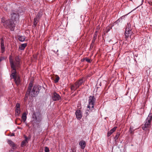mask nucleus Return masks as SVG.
Masks as SVG:
<instances>
[{
  "label": "nucleus",
  "mask_w": 152,
  "mask_h": 152,
  "mask_svg": "<svg viewBox=\"0 0 152 152\" xmlns=\"http://www.w3.org/2000/svg\"><path fill=\"white\" fill-rule=\"evenodd\" d=\"M20 58L19 56H16L15 61H13L12 57L10 56V62L11 66V67L12 69V71L11 77L13 78L17 85H19L20 83V77L16 74V67L19 66L20 64Z\"/></svg>",
  "instance_id": "nucleus-1"
},
{
  "label": "nucleus",
  "mask_w": 152,
  "mask_h": 152,
  "mask_svg": "<svg viewBox=\"0 0 152 152\" xmlns=\"http://www.w3.org/2000/svg\"><path fill=\"white\" fill-rule=\"evenodd\" d=\"M19 15L16 12H13L11 14V18L10 22V29L12 31H14L15 26V21H17L19 20Z\"/></svg>",
  "instance_id": "nucleus-2"
},
{
  "label": "nucleus",
  "mask_w": 152,
  "mask_h": 152,
  "mask_svg": "<svg viewBox=\"0 0 152 152\" xmlns=\"http://www.w3.org/2000/svg\"><path fill=\"white\" fill-rule=\"evenodd\" d=\"M85 80L83 78L75 82L73 85L71 86V89L72 90L75 91L85 81Z\"/></svg>",
  "instance_id": "nucleus-3"
},
{
  "label": "nucleus",
  "mask_w": 152,
  "mask_h": 152,
  "mask_svg": "<svg viewBox=\"0 0 152 152\" xmlns=\"http://www.w3.org/2000/svg\"><path fill=\"white\" fill-rule=\"evenodd\" d=\"M152 114L150 113L145 121L144 126L142 127V129L143 130H145L146 128H149L150 126V123L152 120Z\"/></svg>",
  "instance_id": "nucleus-4"
},
{
  "label": "nucleus",
  "mask_w": 152,
  "mask_h": 152,
  "mask_svg": "<svg viewBox=\"0 0 152 152\" xmlns=\"http://www.w3.org/2000/svg\"><path fill=\"white\" fill-rule=\"evenodd\" d=\"M39 88L37 86H34L31 91H30V94L31 96L34 97L38 95L39 92Z\"/></svg>",
  "instance_id": "nucleus-5"
},
{
  "label": "nucleus",
  "mask_w": 152,
  "mask_h": 152,
  "mask_svg": "<svg viewBox=\"0 0 152 152\" xmlns=\"http://www.w3.org/2000/svg\"><path fill=\"white\" fill-rule=\"evenodd\" d=\"M95 102V99L94 96H90L89 99L88 100L89 105L87 106V108L90 109L93 108L94 107V105Z\"/></svg>",
  "instance_id": "nucleus-6"
},
{
  "label": "nucleus",
  "mask_w": 152,
  "mask_h": 152,
  "mask_svg": "<svg viewBox=\"0 0 152 152\" xmlns=\"http://www.w3.org/2000/svg\"><path fill=\"white\" fill-rule=\"evenodd\" d=\"M131 25L129 24H128V26H127L126 29V31L125 32V36L126 38L130 36L131 38V36L132 34V32L131 29L130 28Z\"/></svg>",
  "instance_id": "nucleus-7"
},
{
  "label": "nucleus",
  "mask_w": 152,
  "mask_h": 152,
  "mask_svg": "<svg viewBox=\"0 0 152 152\" xmlns=\"http://www.w3.org/2000/svg\"><path fill=\"white\" fill-rule=\"evenodd\" d=\"M2 23H3V25L6 28L9 27L10 28V20H5V18L4 17L2 18L1 19Z\"/></svg>",
  "instance_id": "nucleus-8"
},
{
  "label": "nucleus",
  "mask_w": 152,
  "mask_h": 152,
  "mask_svg": "<svg viewBox=\"0 0 152 152\" xmlns=\"http://www.w3.org/2000/svg\"><path fill=\"white\" fill-rule=\"evenodd\" d=\"M52 99L54 101H58L61 99L59 95L56 93H54L52 96Z\"/></svg>",
  "instance_id": "nucleus-9"
},
{
  "label": "nucleus",
  "mask_w": 152,
  "mask_h": 152,
  "mask_svg": "<svg viewBox=\"0 0 152 152\" xmlns=\"http://www.w3.org/2000/svg\"><path fill=\"white\" fill-rule=\"evenodd\" d=\"M76 117L77 119L78 120L80 119L82 116V115L81 111L79 110H77L75 113Z\"/></svg>",
  "instance_id": "nucleus-10"
},
{
  "label": "nucleus",
  "mask_w": 152,
  "mask_h": 152,
  "mask_svg": "<svg viewBox=\"0 0 152 152\" xmlns=\"http://www.w3.org/2000/svg\"><path fill=\"white\" fill-rule=\"evenodd\" d=\"M7 142L12 147L13 149H16V145L12 141L10 140H8Z\"/></svg>",
  "instance_id": "nucleus-11"
},
{
  "label": "nucleus",
  "mask_w": 152,
  "mask_h": 152,
  "mask_svg": "<svg viewBox=\"0 0 152 152\" xmlns=\"http://www.w3.org/2000/svg\"><path fill=\"white\" fill-rule=\"evenodd\" d=\"M79 145L81 147V148L82 149H83L86 146V143L85 141L82 140L80 141L79 143Z\"/></svg>",
  "instance_id": "nucleus-12"
},
{
  "label": "nucleus",
  "mask_w": 152,
  "mask_h": 152,
  "mask_svg": "<svg viewBox=\"0 0 152 152\" xmlns=\"http://www.w3.org/2000/svg\"><path fill=\"white\" fill-rule=\"evenodd\" d=\"M27 45V44L26 43L22 44L21 45L19 46V49L20 50H24Z\"/></svg>",
  "instance_id": "nucleus-13"
},
{
  "label": "nucleus",
  "mask_w": 152,
  "mask_h": 152,
  "mask_svg": "<svg viewBox=\"0 0 152 152\" xmlns=\"http://www.w3.org/2000/svg\"><path fill=\"white\" fill-rule=\"evenodd\" d=\"M117 127H115L112 129L110 131L108 132L107 136L109 137L116 129Z\"/></svg>",
  "instance_id": "nucleus-14"
},
{
  "label": "nucleus",
  "mask_w": 152,
  "mask_h": 152,
  "mask_svg": "<svg viewBox=\"0 0 152 152\" xmlns=\"http://www.w3.org/2000/svg\"><path fill=\"white\" fill-rule=\"evenodd\" d=\"M27 115V113L26 112H24L23 113V114L22 116L21 119L22 120L25 122L26 121L27 118L26 115Z\"/></svg>",
  "instance_id": "nucleus-15"
},
{
  "label": "nucleus",
  "mask_w": 152,
  "mask_h": 152,
  "mask_svg": "<svg viewBox=\"0 0 152 152\" xmlns=\"http://www.w3.org/2000/svg\"><path fill=\"white\" fill-rule=\"evenodd\" d=\"M1 51L2 53L4 52L5 50V47L4 45V40L3 39H1Z\"/></svg>",
  "instance_id": "nucleus-16"
},
{
  "label": "nucleus",
  "mask_w": 152,
  "mask_h": 152,
  "mask_svg": "<svg viewBox=\"0 0 152 152\" xmlns=\"http://www.w3.org/2000/svg\"><path fill=\"white\" fill-rule=\"evenodd\" d=\"M32 86V83H30L29 84V87L28 88L27 91L26 93V96L30 94V91H31V89Z\"/></svg>",
  "instance_id": "nucleus-17"
},
{
  "label": "nucleus",
  "mask_w": 152,
  "mask_h": 152,
  "mask_svg": "<svg viewBox=\"0 0 152 152\" xmlns=\"http://www.w3.org/2000/svg\"><path fill=\"white\" fill-rule=\"evenodd\" d=\"M18 39L20 41L22 42L25 41V37L23 36H18Z\"/></svg>",
  "instance_id": "nucleus-18"
},
{
  "label": "nucleus",
  "mask_w": 152,
  "mask_h": 152,
  "mask_svg": "<svg viewBox=\"0 0 152 152\" xmlns=\"http://www.w3.org/2000/svg\"><path fill=\"white\" fill-rule=\"evenodd\" d=\"M20 113V108L16 109L15 114L16 116H18Z\"/></svg>",
  "instance_id": "nucleus-19"
},
{
  "label": "nucleus",
  "mask_w": 152,
  "mask_h": 152,
  "mask_svg": "<svg viewBox=\"0 0 152 152\" xmlns=\"http://www.w3.org/2000/svg\"><path fill=\"white\" fill-rule=\"evenodd\" d=\"M120 135V133L119 132L117 133L116 135L114 137V140L116 141L118 139Z\"/></svg>",
  "instance_id": "nucleus-20"
},
{
  "label": "nucleus",
  "mask_w": 152,
  "mask_h": 152,
  "mask_svg": "<svg viewBox=\"0 0 152 152\" xmlns=\"http://www.w3.org/2000/svg\"><path fill=\"white\" fill-rule=\"evenodd\" d=\"M59 80V77L57 75L56 76V79L55 80V82L56 83H57Z\"/></svg>",
  "instance_id": "nucleus-21"
},
{
  "label": "nucleus",
  "mask_w": 152,
  "mask_h": 152,
  "mask_svg": "<svg viewBox=\"0 0 152 152\" xmlns=\"http://www.w3.org/2000/svg\"><path fill=\"white\" fill-rule=\"evenodd\" d=\"M28 142H26V140H23L21 143V146L22 147L23 146L25 145Z\"/></svg>",
  "instance_id": "nucleus-22"
},
{
  "label": "nucleus",
  "mask_w": 152,
  "mask_h": 152,
  "mask_svg": "<svg viewBox=\"0 0 152 152\" xmlns=\"http://www.w3.org/2000/svg\"><path fill=\"white\" fill-rule=\"evenodd\" d=\"M84 60H85L88 63H91V60L90 59L86 58H85Z\"/></svg>",
  "instance_id": "nucleus-23"
},
{
  "label": "nucleus",
  "mask_w": 152,
  "mask_h": 152,
  "mask_svg": "<svg viewBox=\"0 0 152 152\" xmlns=\"http://www.w3.org/2000/svg\"><path fill=\"white\" fill-rule=\"evenodd\" d=\"M45 152H49L50 151L48 148L47 147H45Z\"/></svg>",
  "instance_id": "nucleus-24"
},
{
  "label": "nucleus",
  "mask_w": 152,
  "mask_h": 152,
  "mask_svg": "<svg viewBox=\"0 0 152 152\" xmlns=\"http://www.w3.org/2000/svg\"><path fill=\"white\" fill-rule=\"evenodd\" d=\"M20 108V104H19L17 103L16 104V109Z\"/></svg>",
  "instance_id": "nucleus-25"
},
{
  "label": "nucleus",
  "mask_w": 152,
  "mask_h": 152,
  "mask_svg": "<svg viewBox=\"0 0 152 152\" xmlns=\"http://www.w3.org/2000/svg\"><path fill=\"white\" fill-rule=\"evenodd\" d=\"M37 16H37V18H35L34 19V24L35 25H36L37 23V22H36V21L37 20Z\"/></svg>",
  "instance_id": "nucleus-26"
},
{
  "label": "nucleus",
  "mask_w": 152,
  "mask_h": 152,
  "mask_svg": "<svg viewBox=\"0 0 152 152\" xmlns=\"http://www.w3.org/2000/svg\"><path fill=\"white\" fill-rule=\"evenodd\" d=\"M90 109H89L87 110L86 111V115H88V112L89 111V110H90Z\"/></svg>",
  "instance_id": "nucleus-27"
},
{
  "label": "nucleus",
  "mask_w": 152,
  "mask_h": 152,
  "mask_svg": "<svg viewBox=\"0 0 152 152\" xmlns=\"http://www.w3.org/2000/svg\"><path fill=\"white\" fill-rule=\"evenodd\" d=\"M25 140H26V142H27V140L28 139V138L26 137H25Z\"/></svg>",
  "instance_id": "nucleus-28"
},
{
  "label": "nucleus",
  "mask_w": 152,
  "mask_h": 152,
  "mask_svg": "<svg viewBox=\"0 0 152 152\" xmlns=\"http://www.w3.org/2000/svg\"><path fill=\"white\" fill-rule=\"evenodd\" d=\"M4 58L3 57H0V62L2 61Z\"/></svg>",
  "instance_id": "nucleus-29"
},
{
  "label": "nucleus",
  "mask_w": 152,
  "mask_h": 152,
  "mask_svg": "<svg viewBox=\"0 0 152 152\" xmlns=\"http://www.w3.org/2000/svg\"><path fill=\"white\" fill-rule=\"evenodd\" d=\"M97 36V33H94V37H96Z\"/></svg>",
  "instance_id": "nucleus-30"
},
{
  "label": "nucleus",
  "mask_w": 152,
  "mask_h": 152,
  "mask_svg": "<svg viewBox=\"0 0 152 152\" xmlns=\"http://www.w3.org/2000/svg\"><path fill=\"white\" fill-rule=\"evenodd\" d=\"M111 29L110 28H108V31H106L107 32H108V31H109V30H110V29Z\"/></svg>",
  "instance_id": "nucleus-31"
},
{
  "label": "nucleus",
  "mask_w": 152,
  "mask_h": 152,
  "mask_svg": "<svg viewBox=\"0 0 152 152\" xmlns=\"http://www.w3.org/2000/svg\"><path fill=\"white\" fill-rule=\"evenodd\" d=\"M98 30L96 31L95 33H97L98 32Z\"/></svg>",
  "instance_id": "nucleus-32"
},
{
  "label": "nucleus",
  "mask_w": 152,
  "mask_h": 152,
  "mask_svg": "<svg viewBox=\"0 0 152 152\" xmlns=\"http://www.w3.org/2000/svg\"><path fill=\"white\" fill-rule=\"evenodd\" d=\"M24 100H25V101H26V98Z\"/></svg>",
  "instance_id": "nucleus-33"
},
{
  "label": "nucleus",
  "mask_w": 152,
  "mask_h": 152,
  "mask_svg": "<svg viewBox=\"0 0 152 152\" xmlns=\"http://www.w3.org/2000/svg\"><path fill=\"white\" fill-rule=\"evenodd\" d=\"M35 118H36V120L37 121V117H36Z\"/></svg>",
  "instance_id": "nucleus-34"
},
{
  "label": "nucleus",
  "mask_w": 152,
  "mask_h": 152,
  "mask_svg": "<svg viewBox=\"0 0 152 152\" xmlns=\"http://www.w3.org/2000/svg\"><path fill=\"white\" fill-rule=\"evenodd\" d=\"M72 152H75L74 151H72Z\"/></svg>",
  "instance_id": "nucleus-35"
},
{
  "label": "nucleus",
  "mask_w": 152,
  "mask_h": 152,
  "mask_svg": "<svg viewBox=\"0 0 152 152\" xmlns=\"http://www.w3.org/2000/svg\"><path fill=\"white\" fill-rule=\"evenodd\" d=\"M14 135V134H12V135Z\"/></svg>",
  "instance_id": "nucleus-36"
},
{
  "label": "nucleus",
  "mask_w": 152,
  "mask_h": 152,
  "mask_svg": "<svg viewBox=\"0 0 152 152\" xmlns=\"http://www.w3.org/2000/svg\"><path fill=\"white\" fill-rule=\"evenodd\" d=\"M14 135V134H12V135Z\"/></svg>",
  "instance_id": "nucleus-37"
}]
</instances>
